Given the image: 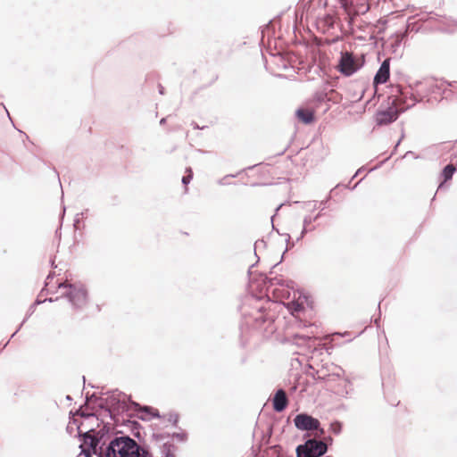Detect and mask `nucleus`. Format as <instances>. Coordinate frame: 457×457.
<instances>
[{"mask_svg": "<svg viewBox=\"0 0 457 457\" xmlns=\"http://www.w3.org/2000/svg\"><path fill=\"white\" fill-rule=\"evenodd\" d=\"M78 436L84 444H89L96 457H176V446L164 443L160 448V456H154L146 447L124 434H113L108 424L99 429L90 428L81 432L77 426Z\"/></svg>", "mask_w": 457, "mask_h": 457, "instance_id": "nucleus-1", "label": "nucleus"}, {"mask_svg": "<svg viewBox=\"0 0 457 457\" xmlns=\"http://www.w3.org/2000/svg\"><path fill=\"white\" fill-rule=\"evenodd\" d=\"M397 92L400 96L394 99L388 106L385 109H378L375 114V121L378 126L388 125L394 121H395L400 113L403 112L405 110L412 107L417 100L415 96L411 95L412 102L411 104L406 103V96L404 93L402 91L400 87H397Z\"/></svg>", "mask_w": 457, "mask_h": 457, "instance_id": "nucleus-2", "label": "nucleus"}, {"mask_svg": "<svg viewBox=\"0 0 457 457\" xmlns=\"http://www.w3.org/2000/svg\"><path fill=\"white\" fill-rule=\"evenodd\" d=\"M57 288H65L67 291L62 295L72 307L81 310L87 304V291L81 283H70L68 278L62 282H57Z\"/></svg>", "mask_w": 457, "mask_h": 457, "instance_id": "nucleus-3", "label": "nucleus"}, {"mask_svg": "<svg viewBox=\"0 0 457 457\" xmlns=\"http://www.w3.org/2000/svg\"><path fill=\"white\" fill-rule=\"evenodd\" d=\"M328 449V444L315 436L296 446V457H322Z\"/></svg>", "mask_w": 457, "mask_h": 457, "instance_id": "nucleus-4", "label": "nucleus"}, {"mask_svg": "<svg viewBox=\"0 0 457 457\" xmlns=\"http://www.w3.org/2000/svg\"><path fill=\"white\" fill-rule=\"evenodd\" d=\"M294 424L299 430L315 432V436H321L325 434L320 420L305 412L297 414L294 419Z\"/></svg>", "mask_w": 457, "mask_h": 457, "instance_id": "nucleus-5", "label": "nucleus"}, {"mask_svg": "<svg viewBox=\"0 0 457 457\" xmlns=\"http://www.w3.org/2000/svg\"><path fill=\"white\" fill-rule=\"evenodd\" d=\"M362 66V62H359L352 53L341 52L338 62V71L345 76H351L355 73Z\"/></svg>", "mask_w": 457, "mask_h": 457, "instance_id": "nucleus-6", "label": "nucleus"}, {"mask_svg": "<svg viewBox=\"0 0 457 457\" xmlns=\"http://www.w3.org/2000/svg\"><path fill=\"white\" fill-rule=\"evenodd\" d=\"M390 76V63L389 59H386L381 63L379 69L378 70L377 73L374 77V85H381L385 84L388 79Z\"/></svg>", "mask_w": 457, "mask_h": 457, "instance_id": "nucleus-7", "label": "nucleus"}, {"mask_svg": "<svg viewBox=\"0 0 457 457\" xmlns=\"http://www.w3.org/2000/svg\"><path fill=\"white\" fill-rule=\"evenodd\" d=\"M273 409L277 412H282L288 404V400L286 392L283 389H278L273 397Z\"/></svg>", "mask_w": 457, "mask_h": 457, "instance_id": "nucleus-8", "label": "nucleus"}, {"mask_svg": "<svg viewBox=\"0 0 457 457\" xmlns=\"http://www.w3.org/2000/svg\"><path fill=\"white\" fill-rule=\"evenodd\" d=\"M335 369L337 370V371H333L332 373H327L323 369L317 370L316 379L320 381L330 382L334 381L336 378H341V376L344 375L345 370L340 367H336Z\"/></svg>", "mask_w": 457, "mask_h": 457, "instance_id": "nucleus-9", "label": "nucleus"}, {"mask_svg": "<svg viewBox=\"0 0 457 457\" xmlns=\"http://www.w3.org/2000/svg\"><path fill=\"white\" fill-rule=\"evenodd\" d=\"M407 32L408 30H400L393 33L389 37L391 46L395 49L399 47L407 36Z\"/></svg>", "mask_w": 457, "mask_h": 457, "instance_id": "nucleus-10", "label": "nucleus"}, {"mask_svg": "<svg viewBox=\"0 0 457 457\" xmlns=\"http://www.w3.org/2000/svg\"><path fill=\"white\" fill-rule=\"evenodd\" d=\"M295 113L297 118L304 124H310L314 120V112L311 110L300 108Z\"/></svg>", "mask_w": 457, "mask_h": 457, "instance_id": "nucleus-11", "label": "nucleus"}, {"mask_svg": "<svg viewBox=\"0 0 457 457\" xmlns=\"http://www.w3.org/2000/svg\"><path fill=\"white\" fill-rule=\"evenodd\" d=\"M88 401H96L98 402V408L104 410L106 412L109 413L110 417H112V411L109 406V403L107 402V399L98 398L96 396L95 394L91 395L90 396H87V402Z\"/></svg>", "mask_w": 457, "mask_h": 457, "instance_id": "nucleus-12", "label": "nucleus"}, {"mask_svg": "<svg viewBox=\"0 0 457 457\" xmlns=\"http://www.w3.org/2000/svg\"><path fill=\"white\" fill-rule=\"evenodd\" d=\"M456 169L453 164H447L442 171V176L444 177L445 181H447L453 178V173Z\"/></svg>", "mask_w": 457, "mask_h": 457, "instance_id": "nucleus-13", "label": "nucleus"}, {"mask_svg": "<svg viewBox=\"0 0 457 457\" xmlns=\"http://www.w3.org/2000/svg\"><path fill=\"white\" fill-rule=\"evenodd\" d=\"M276 231L279 234V235H282L284 237H285V241L287 243V247L283 253V254H285L286 252H287L289 249H292L294 246H295V242L294 241H291V236L288 234V233H284V234H280L279 231L278 229H276ZM284 255H282L283 257Z\"/></svg>", "mask_w": 457, "mask_h": 457, "instance_id": "nucleus-14", "label": "nucleus"}, {"mask_svg": "<svg viewBox=\"0 0 457 457\" xmlns=\"http://www.w3.org/2000/svg\"><path fill=\"white\" fill-rule=\"evenodd\" d=\"M79 448L81 449V453H83L85 457H92V455H95L89 444H84L82 441Z\"/></svg>", "mask_w": 457, "mask_h": 457, "instance_id": "nucleus-15", "label": "nucleus"}, {"mask_svg": "<svg viewBox=\"0 0 457 457\" xmlns=\"http://www.w3.org/2000/svg\"><path fill=\"white\" fill-rule=\"evenodd\" d=\"M273 452L276 454V457H293V455L287 454L279 445H275L273 447Z\"/></svg>", "mask_w": 457, "mask_h": 457, "instance_id": "nucleus-16", "label": "nucleus"}, {"mask_svg": "<svg viewBox=\"0 0 457 457\" xmlns=\"http://www.w3.org/2000/svg\"><path fill=\"white\" fill-rule=\"evenodd\" d=\"M142 411L149 415H151L152 417L154 418H160V413L157 410L155 409H153L152 407H149V406H145Z\"/></svg>", "mask_w": 457, "mask_h": 457, "instance_id": "nucleus-17", "label": "nucleus"}, {"mask_svg": "<svg viewBox=\"0 0 457 457\" xmlns=\"http://www.w3.org/2000/svg\"><path fill=\"white\" fill-rule=\"evenodd\" d=\"M331 429L333 431L334 434L336 435H339L342 431V423L338 420L337 421H334L331 423Z\"/></svg>", "mask_w": 457, "mask_h": 457, "instance_id": "nucleus-18", "label": "nucleus"}, {"mask_svg": "<svg viewBox=\"0 0 457 457\" xmlns=\"http://www.w3.org/2000/svg\"><path fill=\"white\" fill-rule=\"evenodd\" d=\"M168 421L172 423L174 427L177 428L179 422V414L176 412H170L168 414Z\"/></svg>", "mask_w": 457, "mask_h": 457, "instance_id": "nucleus-19", "label": "nucleus"}, {"mask_svg": "<svg viewBox=\"0 0 457 457\" xmlns=\"http://www.w3.org/2000/svg\"><path fill=\"white\" fill-rule=\"evenodd\" d=\"M35 306L34 304H32L29 310V313L27 314L26 318L22 320V322L20 324V326L18 327V328L16 329V331L12 335L11 337H13L16 333L21 329V328L22 327V325L24 324V322L27 320V319L35 311Z\"/></svg>", "mask_w": 457, "mask_h": 457, "instance_id": "nucleus-20", "label": "nucleus"}, {"mask_svg": "<svg viewBox=\"0 0 457 457\" xmlns=\"http://www.w3.org/2000/svg\"><path fill=\"white\" fill-rule=\"evenodd\" d=\"M172 437L180 442H186L187 440V434L186 432H176L172 434Z\"/></svg>", "mask_w": 457, "mask_h": 457, "instance_id": "nucleus-21", "label": "nucleus"}, {"mask_svg": "<svg viewBox=\"0 0 457 457\" xmlns=\"http://www.w3.org/2000/svg\"><path fill=\"white\" fill-rule=\"evenodd\" d=\"M187 170L188 171V174L184 176L181 180L185 186L188 185L193 179V172L191 168H188Z\"/></svg>", "mask_w": 457, "mask_h": 457, "instance_id": "nucleus-22", "label": "nucleus"}, {"mask_svg": "<svg viewBox=\"0 0 457 457\" xmlns=\"http://www.w3.org/2000/svg\"><path fill=\"white\" fill-rule=\"evenodd\" d=\"M55 273L54 272H50L47 277H46V283H45V287L42 289L41 291V294H43L45 291H47L49 292V289L47 288L48 286H49V283H50V280L53 279V278L54 277Z\"/></svg>", "mask_w": 457, "mask_h": 457, "instance_id": "nucleus-23", "label": "nucleus"}, {"mask_svg": "<svg viewBox=\"0 0 457 457\" xmlns=\"http://www.w3.org/2000/svg\"><path fill=\"white\" fill-rule=\"evenodd\" d=\"M314 221L313 219L311 216H305L303 220V228H307V227Z\"/></svg>", "mask_w": 457, "mask_h": 457, "instance_id": "nucleus-24", "label": "nucleus"}, {"mask_svg": "<svg viewBox=\"0 0 457 457\" xmlns=\"http://www.w3.org/2000/svg\"><path fill=\"white\" fill-rule=\"evenodd\" d=\"M237 175H234V174H228V175H226L225 177H223L220 181H219V184L220 185H227L228 184V182H227V179L228 178H236Z\"/></svg>", "mask_w": 457, "mask_h": 457, "instance_id": "nucleus-25", "label": "nucleus"}, {"mask_svg": "<svg viewBox=\"0 0 457 457\" xmlns=\"http://www.w3.org/2000/svg\"><path fill=\"white\" fill-rule=\"evenodd\" d=\"M293 309L295 312H300L303 309V304L297 303V302H292Z\"/></svg>", "mask_w": 457, "mask_h": 457, "instance_id": "nucleus-26", "label": "nucleus"}, {"mask_svg": "<svg viewBox=\"0 0 457 457\" xmlns=\"http://www.w3.org/2000/svg\"><path fill=\"white\" fill-rule=\"evenodd\" d=\"M76 414H78V415H79L81 417H84V418L95 417V414H93V413H85V412L80 411V410L77 411Z\"/></svg>", "mask_w": 457, "mask_h": 457, "instance_id": "nucleus-27", "label": "nucleus"}, {"mask_svg": "<svg viewBox=\"0 0 457 457\" xmlns=\"http://www.w3.org/2000/svg\"><path fill=\"white\" fill-rule=\"evenodd\" d=\"M307 231H308V228H305L303 227L300 236L296 238V242H299L300 240H302L303 238V237L306 235Z\"/></svg>", "mask_w": 457, "mask_h": 457, "instance_id": "nucleus-28", "label": "nucleus"}, {"mask_svg": "<svg viewBox=\"0 0 457 457\" xmlns=\"http://www.w3.org/2000/svg\"><path fill=\"white\" fill-rule=\"evenodd\" d=\"M326 203H327V200L326 201H321L320 204H318V206H320L321 211L325 209Z\"/></svg>", "mask_w": 457, "mask_h": 457, "instance_id": "nucleus-29", "label": "nucleus"}, {"mask_svg": "<svg viewBox=\"0 0 457 457\" xmlns=\"http://www.w3.org/2000/svg\"><path fill=\"white\" fill-rule=\"evenodd\" d=\"M326 203H327V200L326 201H321L320 204H318V206H320L321 211L325 209Z\"/></svg>", "mask_w": 457, "mask_h": 457, "instance_id": "nucleus-30", "label": "nucleus"}, {"mask_svg": "<svg viewBox=\"0 0 457 457\" xmlns=\"http://www.w3.org/2000/svg\"><path fill=\"white\" fill-rule=\"evenodd\" d=\"M56 300H58V297H56L55 299H54V298L50 297V298H46V299H44V300H43V302H44V303H46V302L53 303V302H54V301H56Z\"/></svg>", "mask_w": 457, "mask_h": 457, "instance_id": "nucleus-31", "label": "nucleus"}, {"mask_svg": "<svg viewBox=\"0 0 457 457\" xmlns=\"http://www.w3.org/2000/svg\"><path fill=\"white\" fill-rule=\"evenodd\" d=\"M323 441H325L328 445V443L332 444L333 438L331 436H328V437H325Z\"/></svg>", "mask_w": 457, "mask_h": 457, "instance_id": "nucleus-32", "label": "nucleus"}, {"mask_svg": "<svg viewBox=\"0 0 457 457\" xmlns=\"http://www.w3.org/2000/svg\"><path fill=\"white\" fill-rule=\"evenodd\" d=\"M79 222V214H77L74 220V227H77V225Z\"/></svg>", "mask_w": 457, "mask_h": 457, "instance_id": "nucleus-33", "label": "nucleus"}, {"mask_svg": "<svg viewBox=\"0 0 457 457\" xmlns=\"http://www.w3.org/2000/svg\"><path fill=\"white\" fill-rule=\"evenodd\" d=\"M73 430V428L71 427V421L69 422V425L67 426V431L71 434Z\"/></svg>", "mask_w": 457, "mask_h": 457, "instance_id": "nucleus-34", "label": "nucleus"}, {"mask_svg": "<svg viewBox=\"0 0 457 457\" xmlns=\"http://www.w3.org/2000/svg\"><path fill=\"white\" fill-rule=\"evenodd\" d=\"M158 87H159V93L161 95H163L164 94V87L162 85H159Z\"/></svg>", "mask_w": 457, "mask_h": 457, "instance_id": "nucleus-35", "label": "nucleus"}, {"mask_svg": "<svg viewBox=\"0 0 457 457\" xmlns=\"http://www.w3.org/2000/svg\"><path fill=\"white\" fill-rule=\"evenodd\" d=\"M43 300H40V299H37L36 302L33 303L34 305H38V304H41L43 303Z\"/></svg>", "mask_w": 457, "mask_h": 457, "instance_id": "nucleus-36", "label": "nucleus"}, {"mask_svg": "<svg viewBox=\"0 0 457 457\" xmlns=\"http://www.w3.org/2000/svg\"><path fill=\"white\" fill-rule=\"evenodd\" d=\"M131 404H132L136 409H139V408H140V405H139L137 403H135V402H132V401H131Z\"/></svg>", "mask_w": 457, "mask_h": 457, "instance_id": "nucleus-37", "label": "nucleus"}, {"mask_svg": "<svg viewBox=\"0 0 457 457\" xmlns=\"http://www.w3.org/2000/svg\"><path fill=\"white\" fill-rule=\"evenodd\" d=\"M87 212H88V210L87 209V210H85V211L81 212H80V213H79V216L84 217V216L87 213Z\"/></svg>", "mask_w": 457, "mask_h": 457, "instance_id": "nucleus-38", "label": "nucleus"}, {"mask_svg": "<svg viewBox=\"0 0 457 457\" xmlns=\"http://www.w3.org/2000/svg\"><path fill=\"white\" fill-rule=\"evenodd\" d=\"M321 216V213L319 212L318 214H316V216H314L312 219L313 220H317Z\"/></svg>", "mask_w": 457, "mask_h": 457, "instance_id": "nucleus-39", "label": "nucleus"}, {"mask_svg": "<svg viewBox=\"0 0 457 457\" xmlns=\"http://www.w3.org/2000/svg\"><path fill=\"white\" fill-rule=\"evenodd\" d=\"M345 386H352L351 382L348 379H345Z\"/></svg>", "mask_w": 457, "mask_h": 457, "instance_id": "nucleus-40", "label": "nucleus"}, {"mask_svg": "<svg viewBox=\"0 0 457 457\" xmlns=\"http://www.w3.org/2000/svg\"><path fill=\"white\" fill-rule=\"evenodd\" d=\"M51 266H52V268H54V269L57 268V265L54 264V260H51Z\"/></svg>", "mask_w": 457, "mask_h": 457, "instance_id": "nucleus-41", "label": "nucleus"}, {"mask_svg": "<svg viewBox=\"0 0 457 457\" xmlns=\"http://www.w3.org/2000/svg\"><path fill=\"white\" fill-rule=\"evenodd\" d=\"M165 122H166V118H162V119L160 120V124H161V125L165 124Z\"/></svg>", "mask_w": 457, "mask_h": 457, "instance_id": "nucleus-42", "label": "nucleus"}, {"mask_svg": "<svg viewBox=\"0 0 457 457\" xmlns=\"http://www.w3.org/2000/svg\"><path fill=\"white\" fill-rule=\"evenodd\" d=\"M193 127H194V129H200V127L195 122H193Z\"/></svg>", "mask_w": 457, "mask_h": 457, "instance_id": "nucleus-43", "label": "nucleus"}, {"mask_svg": "<svg viewBox=\"0 0 457 457\" xmlns=\"http://www.w3.org/2000/svg\"><path fill=\"white\" fill-rule=\"evenodd\" d=\"M361 172V170H358L356 173L353 175V179L357 178V175Z\"/></svg>", "mask_w": 457, "mask_h": 457, "instance_id": "nucleus-44", "label": "nucleus"}, {"mask_svg": "<svg viewBox=\"0 0 457 457\" xmlns=\"http://www.w3.org/2000/svg\"><path fill=\"white\" fill-rule=\"evenodd\" d=\"M361 172V170H358L356 173L353 175V179L357 178V175Z\"/></svg>", "mask_w": 457, "mask_h": 457, "instance_id": "nucleus-45", "label": "nucleus"}, {"mask_svg": "<svg viewBox=\"0 0 457 457\" xmlns=\"http://www.w3.org/2000/svg\"><path fill=\"white\" fill-rule=\"evenodd\" d=\"M312 204V202H309V203H308V204ZM312 204H313V208H316V206H317V202H315V201H314V202H312Z\"/></svg>", "mask_w": 457, "mask_h": 457, "instance_id": "nucleus-46", "label": "nucleus"}, {"mask_svg": "<svg viewBox=\"0 0 457 457\" xmlns=\"http://www.w3.org/2000/svg\"><path fill=\"white\" fill-rule=\"evenodd\" d=\"M66 400H68V401H71V400H72V398H71V395H67V396H66Z\"/></svg>", "mask_w": 457, "mask_h": 457, "instance_id": "nucleus-47", "label": "nucleus"}, {"mask_svg": "<svg viewBox=\"0 0 457 457\" xmlns=\"http://www.w3.org/2000/svg\"><path fill=\"white\" fill-rule=\"evenodd\" d=\"M282 206H283V204H279V205L277 207L276 211L278 212V211Z\"/></svg>", "mask_w": 457, "mask_h": 457, "instance_id": "nucleus-48", "label": "nucleus"}, {"mask_svg": "<svg viewBox=\"0 0 457 457\" xmlns=\"http://www.w3.org/2000/svg\"><path fill=\"white\" fill-rule=\"evenodd\" d=\"M378 320H379V318L375 320V323H376L378 326Z\"/></svg>", "mask_w": 457, "mask_h": 457, "instance_id": "nucleus-49", "label": "nucleus"}, {"mask_svg": "<svg viewBox=\"0 0 457 457\" xmlns=\"http://www.w3.org/2000/svg\"><path fill=\"white\" fill-rule=\"evenodd\" d=\"M72 423H73L74 425H77V420H76L75 419H73Z\"/></svg>", "mask_w": 457, "mask_h": 457, "instance_id": "nucleus-50", "label": "nucleus"}, {"mask_svg": "<svg viewBox=\"0 0 457 457\" xmlns=\"http://www.w3.org/2000/svg\"><path fill=\"white\" fill-rule=\"evenodd\" d=\"M400 142H401V139L399 141H397L395 148L399 145Z\"/></svg>", "mask_w": 457, "mask_h": 457, "instance_id": "nucleus-51", "label": "nucleus"}, {"mask_svg": "<svg viewBox=\"0 0 457 457\" xmlns=\"http://www.w3.org/2000/svg\"><path fill=\"white\" fill-rule=\"evenodd\" d=\"M77 457H85V456L83 455V453H80L79 454V456H77Z\"/></svg>", "mask_w": 457, "mask_h": 457, "instance_id": "nucleus-52", "label": "nucleus"}, {"mask_svg": "<svg viewBox=\"0 0 457 457\" xmlns=\"http://www.w3.org/2000/svg\"><path fill=\"white\" fill-rule=\"evenodd\" d=\"M385 31H386V30L379 29V30H378V33L380 34V33L385 32Z\"/></svg>", "mask_w": 457, "mask_h": 457, "instance_id": "nucleus-53", "label": "nucleus"}, {"mask_svg": "<svg viewBox=\"0 0 457 457\" xmlns=\"http://www.w3.org/2000/svg\"><path fill=\"white\" fill-rule=\"evenodd\" d=\"M261 31H262V37H263V36H264V34H263V33H264V30H261Z\"/></svg>", "mask_w": 457, "mask_h": 457, "instance_id": "nucleus-54", "label": "nucleus"}, {"mask_svg": "<svg viewBox=\"0 0 457 457\" xmlns=\"http://www.w3.org/2000/svg\"><path fill=\"white\" fill-rule=\"evenodd\" d=\"M6 112H7V116L11 119L10 117V113L8 112V111L6 110Z\"/></svg>", "mask_w": 457, "mask_h": 457, "instance_id": "nucleus-55", "label": "nucleus"}, {"mask_svg": "<svg viewBox=\"0 0 457 457\" xmlns=\"http://www.w3.org/2000/svg\"><path fill=\"white\" fill-rule=\"evenodd\" d=\"M254 166H249L247 169L251 170L253 169Z\"/></svg>", "mask_w": 457, "mask_h": 457, "instance_id": "nucleus-56", "label": "nucleus"}, {"mask_svg": "<svg viewBox=\"0 0 457 457\" xmlns=\"http://www.w3.org/2000/svg\"><path fill=\"white\" fill-rule=\"evenodd\" d=\"M325 457H331V456H325Z\"/></svg>", "mask_w": 457, "mask_h": 457, "instance_id": "nucleus-57", "label": "nucleus"}]
</instances>
